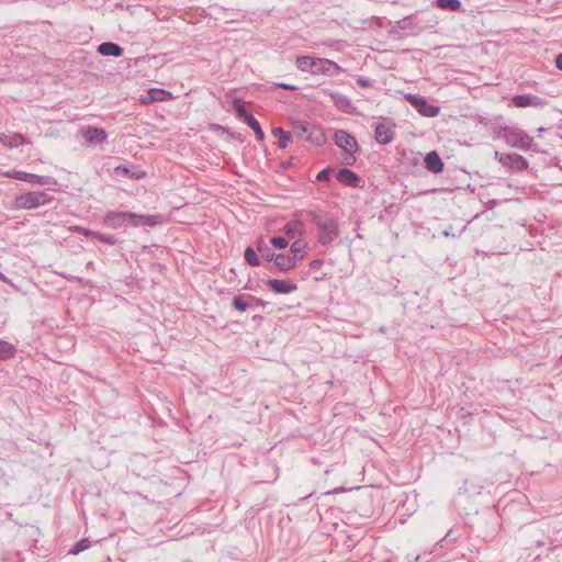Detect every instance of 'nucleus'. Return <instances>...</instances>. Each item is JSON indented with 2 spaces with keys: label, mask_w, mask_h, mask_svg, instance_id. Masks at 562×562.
<instances>
[{
  "label": "nucleus",
  "mask_w": 562,
  "mask_h": 562,
  "mask_svg": "<svg viewBox=\"0 0 562 562\" xmlns=\"http://www.w3.org/2000/svg\"><path fill=\"white\" fill-rule=\"evenodd\" d=\"M306 241L303 240V239H296L295 241H293L290 246V252H291V257L292 258H295V261L299 262L300 260H302L305 256V249H306Z\"/></svg>",
  "instance_id": "26"
},
{
  "label": "nucleus",
  "mask_w": 562,
  "mask_h": 562,
  "mask_svg": "<svg viewBox=\"0 0 562 562\" xmlns=\"http://www.w3.org/2000/svg\"><path fill=\"white\" fill-rule=\"evenodd\" d=\"M266 285L276 294H290L297 290V284L284 279H269Z\"/></svg>",
  "instance_id": "13"
},
{
  "label": "nucleus",
  "mask_w": 562,
  "mask_h": 562,
  "mask_svg": "<svg viewBox=\"0 0 562 562\" xmlns=\"http://www.w3.org/2000/svg\"><path fill=\"white\" fill-rule=\"evenodd\" d=\"M443 235H445L446 237H448V236H450L451 234H450V232L445 231V232H443Z\"/></svg>",
  "instance_id": "46"
},
{
  "label": "nucleus",
  "mask_w": 562,
  "mask_h": 562,
  "mask_svg": "<svg viewBox=\"0 0 562 562\" xmlns=\"http://www.w3.org/2000/svg\"><path fill=\"white\" fill-rule=\"evenodd\" d=\"M76 231L82 232L86 236H91V237L98 239L99 241H102L108 245H115L117 243V238L114 235L93 232V231L81 228V227H76Z\"/></svg>",
  "instance_id": "22"
},
{
  "label": "nucleus",
  "mask_w": 562,
  "mask_h": 562,
  "mask_svg": "<svg viewBox=\"0 0 562 562\" xmlns=\"http://www.w3.org/2000/svg\"><path fill=\"white\" fill-rule=\"evenodd\" d=\"M312 126L313 125L307 122L296 121L292 124V132L296 137L305 139Z\"/></svg>",
  "instance_id": "27"
},
{
  "label": "nucleus",
  "mask_w": 562,
  "mask_h": 562,
  "mask_svg": "<svg viewBox=\"0 0 562 562\" xmlns=\"http://www.w3.org/2000/svg\"><path fill=\"white\" fill-rule=\"evenodd\" d=\"M270 244L278 249H285L289 245V241L282 236H273L270 239Z\"/></svg>",
  "instance_id": "37"
},
{
  "label": "nucleus",
  "mask_w": 562,
  "mask_h": 562,
  "mask_svg": "<svg viewBox=\"0 0 562 562\" xmlns=\"http://www.w3.org/2000/svg\"><path fill=\"white\" fill-rule=\"evenodd\" d=\"M89 547H90V541L88 539H81L74 544V547L70 549L69 553L77 555L80 552L87 550Z\"/></svg>",
  "instance_id": "36"
},
{
  "label": "nucleus",
  "mask_w": 562,
  "mask_h": 562,
  "mask_svg": "<svg viewBox=\"0 0 562 562\" xmlns=\"http://www.w3.org/2000/svg\"><path fill=\"white\" fill-rule=\"evenodd\" d=\"M272 261L273 265L269 267L270 272H289L297 265L295 258H292L288 254H276Z\"/></svg>",
  "instance_id": "12"
},
{
  "label": "nucleus",
  "mask_w": 562,
  "mask_h": 562,
  "mask_svg": "<svg viewBox=\"0 0 562 562\" xmlns=\"http://www.w3.org/2000/svg\"><path fill=\"white\" fill-rule=\"evenodd\" d=\"M334 142L336 146L341 148L346 154H355L359 148L356 138L344 130H338L335 132Z\"/></svg>",
  "instance_id": "9"
},
{
  "label": "nucleus",
  "mask_w": 562,
  "mask_h": 562,
  "mask_svg": "<svg viewBox=\"0 0 562 562\" xmlns=\"http://www.w3.org/2000/svg\"><path fill=\"white\" fill-rule=\"evenodd\" d=\"M97 50L102 56L120 57L123 55V48L113 42L101 43Z\"/></svg>",
  "instance_id": "21"
},
{
  "label": "nucleus",
  "mask_w": 562,
  "mask_h": 562,
  "mask_svg": "<svg viewBox=\"0 0 562 562\" xmlns=\"http://www.w3.org/2000/svg\"><path fill=\"white\" fill-rule=\"evenodd\" d=\"M555 66L559 70L562 71V53L555 57Z\"/></svg>",
  "instance_id": "43"
},
{
  "label": "nucleus",
  "mask_w": 562,
  "mask_h": 562,
  "mask_svg": "<svg viewBox=\"0 0 562 562\" xmlns=\"http://www.w3.org/2000/svg\"><path fill=\"white\" fill-rule=\"evenodd\" d=\"M330 173H331V169L328 167V168H324L322 169L317 175H316V180L319 181V182H326V181H329L330 179Z\"/></svg>",
  "instance_id": "38"
},
{
  "label": "nucleus",
  "mask_w": 562,
  "mask_h": 562,
  "mask_svg": "<svg viewBox=\"0 0 562 562\" xmlns=\"http://www.w3.org/2000/svg\"><path fill=\"white\" fill-rule=\"evenodd\" d=\"M425 167L432 173H440L445 165L437 151H430L425 157Z\"/></svg>",
  "instance_id": "19"
},
{
  "label": "nucleus",
  "mask_w": 562,
  "mask_h": 562,
  "mask_svg": "<svg viewBox=\"0 0 562 562\" xmlns=\"http://www.w3.org/2000/svg\"><path fill=\"white\" fill-rule=\"evenodd\" d=\"M283 232L289 237H294L295 235H303L305 232V225L303 222L294 220L288 222L284 227Z\"/></svg>",
  "instance_id": "24"
},
{
  "label": "nucleus",
  "mask_w": 562,
  "mask_h": 562,
  "mask_svg": "<svg viewBox=\"0 0 562 562\" xmlns=\"http://www.w3.org/2000/svg\"><path fill=\"white\" fill-rule=\"evenodd\" d=\"M396 124L389 117H382L374 128V138L380 145H387L395 138Z\"/></svg>",
  "instance_id": "5"
},
{
  "label": "nucleus",
  "mask_w": 562,
  "mask_h": 562,
  "mask_svg": "<svg viewBox=\"0 0 562 562\" xmlns=\"http://www.w3.org/2000/svg\"><path fill=\"white\" fill-rule=\"evenodd\" d=\"M336 179L341 184L350 188H361V178L348 168H340L336 173Z\"/></svg>",
  "instance_id": "15"
},
{
  "label": "nucleus",
  "mask_w": 562,
  "mask_h": 562,
  "mask_svg": "<svg viewBox=\"0 0 562 562\" xmlns=\"http://www.w3.org/2000/svg\"><path fill=\"white\" fill-rule=\"evenodd\" d=\"M151 101H167L171 98V93L164 90V89H158V88H154V89H150L149 92H148Z\"/></svg>",
  "instance_id": "34"
},
{
  "label": "nucleus",
  "mask_w": 562,
  "mask_h": 562,
  "mask_svg": "<svg viewBox=\"0 0 562 562\" xmlns=\"http://www.w3.org/2000/svg\"><path fill=\"white\" fill-rule=\"evenodd\" d=\"M319 265H321L319 260H314V261L311 262V267L312 268H317Z\"/></svg>",
  "instance_id": "44"
},
{
  "label": "nucleus",
  "mask_w": 562,
  "mask_h": 562,
  "mask_svg": "<svg viewBox=\"0 0 562 562\" xmlns=\"http://www.w3.org/2000/svg\"><path fill=\"white\" fill-rule=\"evenodd\" d=\"M342 69L335 61L326 58H314L313 75H326L336 76L341 72Z\"/></svg>",
  "instance_id": "10"
},
{
  "label": "nucleus",
  "mask_w": 562,
  "mask_h": 562,
  "mask_svg": "<svg viewBox=\"0 0 562 562\" xmlns=\"http://www.w3.org/2000/svg\"><path fill=\"white\" fill-rule=\"evenodd\" d=\"M435 4L442 10L449 11H459L462 7L460 0H435Z\"/></svg>",
  "instance_id": "32"
},
{
  "label": "nucleus",
  "mask_w": 562,
  "mask_h": 562,
  "mask_svg": "<svg viewBox=\"0 0 562 562\" xmlns=\"http://www.w3.org/2000/svg\"><path fill=\"white\" fill-rule=\"evenodd\" d=\"M502 155H503V154H499L498 151H495V157H496V159H498V160H499V158H501V156H502Z\"/></svg>",
  "instance_id": "45"
},
{
  "label": "nucleus",
  "mask_w": 562,
  "mask_h": 562,
  "mask_svg": "<svg viewBox=\"0 0 562 562\" xmlns=\"http://www.w3.org/2000/svg\"><path fill=\"white\" fill-rule=\"evenodd\" d=\"M52 201V196L44 191H31L15 196L13 206L16 210H32L43 206Z\"/></svg>",
  "instance_id": "3"
},
{
  "label": "nucleus",
  "mask_w": 562,
  "mask_h": 562,
  "mask_svg": "<svg viewBox=\"0 0 562 562\" xmlns=\"http://www.w3.org/2000/svg\"><path fill=\"white\" fill-rule=\"evenodd\" d=\"M16 348L2 339H0V360H9L14 358Z\"/></svg>",
  "instance_id": "29"
},
{
  "label": "nucleus",
  "mask_w": 562,
  "mask_h": 562,
  "mask_svg": "<svg viewBox=\"0 0 562 562\" xmlns=\"http://www.w3.org/2000/svg\"><path fill=\"white\" fill-rule=\"evenodd\" d=\"M305 140L311 142L316 145H321L324 140V137H323V134L321 133V131L313 125L312 130H310L308 134L306 135Z\"/></svg>",
  "instance_id": "35"
},
{
  "label": "nucleus",
  "mask_w": 562,
  "mask_h": 562,
  "mask_svg": "<svg viewBox=\"0 0 562 562\" xmlns=\"http://www.w3.org/2000/svg\"><path fill=\"white\" fill-rule=\"evenodd\" d=\"M499 162L517 171L526 170L529 166L525 157L515 153L502 155Z\"/></svg>",
  "instance_id": "14"
},
{
  "label": "nucleus",
  "mask_w": 562,
  "mask_h": 562,
  "mask_svg": "<svg viewBox=\"0 0 562 562\" xmlns=\"http://www.w3.org/2000/svg\"><path fill=\"white\" fill-rule=\"evenodd\" d=\"M248 297L249 300L255 304V305H258V306H266L267 302H265L263 300L259 299V297H256V296H252V295H249L248 294Z\"/></svg>",
  "instance_id": "41"
},
{
  "label": "nucleus",
  "mask_w": 562,
  "mask_h": 562,
  "mask_svg": "<svg viewBox=\"0 0 562 562\" xmlns=\"http://www.w3.org/2000/svg\"><path fill=\"white\" fill-rule=\"evenodd\" d=\"M256 250L266 261H272L273 257L276 256L274 250L265 241L262 237H259L256 240Z\"/></svg>",
  "instance_id": "23"
},
{
  "label": "nucleus",
  "mask_w": 562,
  "mask_h": 562,
  "mask_svg": "<svg viewBox=\"0 0 562 562\" xmlns=\"http://www.w3.org/2000/svg\"><path fill=\"white\" fill-rule=\"evenodd\" d=\"M7 177L33 183L38 186H47L54 183V179L49 176H38L35 173L22 171V170H11L5 173Z\"/></svg>",
  "instance_id": "7"
},
{
  "label": "nucleus",
  "mask_w": 562,
  "mask_h": 562,
  "mask_svg": "<svg viewBox=\"0 0 562 562\" xmlns=\"http://www.w3.org/2000/svg\"><path fill=\"white\" fill-rule=\"evenodd\" d=\"M0 143L9 148H16L25 143V138L19 133L12 135L2 134L0 136Z\"/></svg>",
  "instance_id": "25"
},
{
  "label": "nucleus",
  "mask_w": 562,
  "mask_h": 562,
  "mask_svg": "<svg viewBox=\"0 0 562 562\" xmlns=\"http://www.w3.org/2000/svg\"><path fill=\"white\" fill-rule=\"evenodd\" d=\"M310 221L317 228V241L322 246H329L339 237V221L327 211H306Z\"/></svg>",
  "instance_id": "1"
},
{
  "label": "nucleus",
  "mask_w": 562,
  "mask_h": 562,
  "mask_svg": "<svg viewBox=\"0 0 562 562\" xmlns=\"http://www.w3.org/2000/svg\"><path fill=\"white\" fill-rule=\"evenodd\" d=\"M357 83L362 88H370L372 86V81L366 77H358Z\"/></svg>",
  "instance_id": "39"
},
{
  "label": "nucleus",
  "mask_w": 562,
  "mask_h": 562,
  "mask_svg": "<svg viewBox=\"0 0 562 562\" xmlns=\"http://www.w3.org/2000/svg\"><path fill=\"white\" fill-rule=\"evenodd\" d=\"M314 58L315 57L307 56V55L299 56L296 58L295 65H296L297 69H300L301 71L311 72L312 74L313 72Z\"/></svg>",
  "instance_id": "28"
},
{
  "label": "nucleus",
  "mask_w": 562,
  "mask_h": 562,
  "mask_svg": "<svg viewBox=\"0 0 562 562\" xmlns=\"http://www.w3.org/2000/svg\"><path fill=\"white\" fill-rule=\"evenodd\" d=\"M405 99L420 115L425 117H435L440 112V108L438 105L429 103L424 97L407 93L405 94Z\"/></svg>",
  "instance_id": "6"
},
{
  "label": "nucleus",
  "mask_w": 562,
  "mask_h": 562,
  "mask_svg": "<svg viewBox=\"0 0 562 562\" xmlns=\"http://www.w3.org/2000/svg\"><path fill=\"white\" fill-rule=\"evenodd\" d=\"M496 138H502L507 145L521 149H530L533 138L518 127L503 126L495 132Z\"/></svg>",
  "instance_id": "2"
},
{
  "label": "nucleus",
  "mask_w": 562,
  "mask_h": 562,
  "mask_svg": "<svg viewBox=\"0 0 562 562\" xmlns=\"http://www.w3.org/2000/svg\"><path fill=\"white\" fill-rule=\"evenodd\" d=\"M272 134L278 137V146L281 149L286 148L290 139H291V133L285 132L282 127H274L272 130Z\"/></svg>",
  "instance_id": "30"
},
{
  "label": "nucleus",
  "mask_w": 562,
  "mask_h": 562,
  "mask_svg": "<svg viewBox=\"0 0 562 562\" xmlns=\"http://www.w3.org/2000/svg\"><path fill=\"white\" fill-rule=\"evenodd\" d=\"M248 295L238 294L233 299V306L239 311L245 312L248 307H250Z\"/></svg>",
  "instance_id": "33"
},
{
  "label": "nucleus",
  "mask_w": 562,
  "mask_h": 562,
  "mask_svg": "<svg viewBox=\"0 0 562 562\" xmlns=\"http://www.w3.org/2000/svg\"><path fill=\"white\" fill-rule=\"evenodd\" d=\"M82 136L87 143L92 145L101 144L108 138L105 130L93 126L82 128Z\"/></svg>",
  "instance_id": "16"
},
{
  "label": "nucleus",
  "mask_w": 562,
  "mask_h": 562,
  "mask_svg": "<svg viewBox=\"0 0 562 562\" xmlns=\"http://www.w3.org/2000/svg\"><path fill=\"white\" fill-rule=\"evenodd\" d=\"M135 217V213L127 211H110L104 216V224L113 229L121 228L125 225H132V218Z\"/></svg>",
  "instance_id": "8"
},
{
  "label": "nucleus",
  "mask_w": 562,
  "mask_h": 562,
  "mask_svg": "<svg viewBox=\"0 0 562 562\" xmlns=\"http://www.w3.org/2000/svg\"><path fill=\"white\" fill-rule=\"evenodd\" d=\"M244 258L245 261L251 267H259L261 265L257 250L250 246L245 249Z\"/></svg>",
  "instance_id": "31"
},
{
  "label": "nucleus",
  "mask_w": 562,
  "mask_h": 562,
  "mask_svg": "<svg viewBox=\"0 0 562 562\" xmlns=\"http://www.w3.org/2000/svg\"><path fill=\"white\" fill-rule=\"evenodd\" d=\"M330 98L339 111L347 114H353L356 112V106L347 95L338 92H330Z\"/></svg>",
  "instance_id": "18"
},
{
  "label": "nucleus",
  "mask_w": 562,
  "mask_h": 562,
  "mask_svg": "<svg viewBox=\"0 0 562 562\" xmlns=\"http://www.w3.org/2000/svg\"><path fill=\"white\" fill-rule=\"evenodd\" d=\"M161 222L159 214L151 215H138L135 213V217L132 218V226H150L154 227Z\"/></svg>",
  "instance_id": "20"
},
{
  "label": "nucleus",
  "mask_w": 562,
  "mask_h": 562,
  "mask_svg": "<svg viewBox=\"0 0 562 562\" xmlns=\"http://www.w3.org/2000/svg\"><path fill=\"white\" fill-rule=\"evenodd\" d=\"M278 87L282 88V89H286V90H292V91L297 89L296 86L289 85V83H278Z\"/></svg>",
  "instance_id": "42"
},
{
  "label": "nucleus",
  "mask_w": 562,
  "mask_h": 562,
  "mask_svg": "<svg viewBox=\"0 0 562 562\" xmlns=\"http://www.w3.org/2000/svg\"><path fill=\"white\" fill-rule=\"evenodd\" d=\"M355 160H356V157L353 156V154L345 153L344 164L351 166V165H353Z\"/></svg>",
  "instance_id": "40"
},
{
  "label": "nucleus",
  "mask_w": 562,
  "mask_h": 562,
  "mask_svg": "<svg viewBox=\"0 0 562 562\" xmlns=\"http://www.w3.org/2000/svg\"><path fill=\"white\" fill-rule=\"evenodd\" d=\"M233 108L238 119L243 121L245 124H247L254 131L256 138L259 142H262L265 139V133L261 128V125L258 122V120H256L255 116L246 109L244 102L239 99H234Z\"/></svg>",
  "instance_id": "4"
},
{
  "label": "nucleus",
  "mask_w": 562,
  "mask_h": 562,
  "mask_svg": "<svg viewBox=\"0 0 562 562\" xmlns=\"http://www.w3.org/2000/svg\"><path fill=\"white\" fill-rule=\"evenodd\" d=\"M114 173L116 176H122L130 179H143L146 177V172L134 165H121L114 168Z\"/></svg>",
  "instance_id": "17"
},
{
  "label": "nucleus",
  "mask_w": 562,
  "mask_h": 562,
  "mask_svg": "<svg viewBox=\"0 0 562 562\" xmlns=\"http://www.w3.org/2000/svg\"><path fill=\"white\" fill-rule=\"evenodd\" d=\"M512 104L516 108H542L546 100L535 94H516L512 98Z\"/></svg>",
  "instance_id": "11"
}]
</instances>
